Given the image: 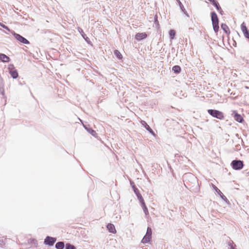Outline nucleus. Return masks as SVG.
<instances>
[{
  "mask_svg": "<svg viewBox=\"0 0 249 249\" xmlns=\"http://www.w3.org/2000/svg\"><path fill=\"white\" fill-rule=\"evenodd\" d=\"M231 166L234 170H240L244 167V164L243 161L235 159L231 162Z\"/></svg>",
  "mask_w": 249,
  "mask_h": 249,
  "instance_id": "obj_3",
  "label": "nucleus"
},
{
  "mask_svg": "<svg viewBox=\"0 0 249 249\" xmlns=\"http://www.w3.org/2000/svg\"><path fill=\"white\" fill-rule=\"evenodd\" d=\"M236 44V42H234V43L233 44V46H234V45H235Z\"/></svg>",
  "mask_w": 249,
  "mask_h": 249,
  "instance_id": "obj_45",
  "label": "nucleus"
},
{
  "mask_svg": "<svg viewBox=\"0 0 249 249\" xmlns=\"http://www.w3.org/2000/svg\"><path fill=\"white\" fill-rule=\"evenodd\" d=\"M51 32L49 30H46L44 31V33L45 34H47V33H50Z\"/></svg>",
  "mask_w": 249,
  "mask_h": 249,
  "instance_id": "obj_37",
  "label": "nucleus"
},
{
  "mask_svg": "<svg viewBox=\"0 0 249 249\" xmlns=\"http://www.w3.org/2000/svg\"><path fill=\"white\" fill-rule=\"evenodd\" d=\"M142 207L143 212L145 214V217H146L147 216L149 215V212L147 207L146 206L145 204H143L141 206Z\"/></svg>",
  "mask_w": 249,
  "mask_h": 249,
  "instance_id": "obj_23",
  "label": "nucleus"
},
{
  "mask_svg": "<svg viewBox=\"0 0 249 249\" xmlns=\"http://www.w3.org/2000/svg\"><path fill=\"white\" fill-rule=\"evenodd\" d=\"M77 30L79 32V33L80 34L82 37L84 39L85 41L89 45H92V42L90 40L89 38L86 36V35L84 32L83 29L78 27H77Z\"/></svg>",
  "mask_w": 249,
  "mask_h": 249,
  "instance_id": "obj_10",
  "label": "nucleus"
},
{
  "mask_svg": "<svg viewBox=\"0 0 249 249\" xmlns=\"http://www.w3.org/2000/svg\"><path fill=\"white\" fill-rule=\"evenodd\" d=\"M216 9L218 12L219 11H220V10L222 9V8L221 7L220 5H219L217 8H216Z\"/></svg>",
  "mask_w": 249,
  "mask_h": 249,
  "instance_id": "obj_35",
  "label": "nucleus"
},
{
  "mask_svg": "<svg viewBox=\"0 0 249 249\" xmlns=\"http://www.w3.org/2000/svg\"><path fill=\"white\" fill-rule=\"evenodd\" d=\"M57 238L56 237L47 236L44 240V244L49 247H53L56 242Z\"/></svg>",
  "mask_w": 249,
  "mask_h": 249,
  "instance_id": "obj_7",
  "label": "nucleus"
},
{
  "mask_svg": "<svg viewBox=\"0 0 249 249\" xmlns=\"http://www.w3.org/2000/svg\"><path fill=\"white\" fill-rule=\"evenodd\" d=\"M9 73L13 79H16L18 77V73L16 69L14 64H10L8 66Z\"/></svg>",
  "mask_w": 249,
  "mask_h": 249,
  "instance_id": "obj_6",
  "label": "nucleus"
},
{
  "mask_svg": "<svg viewBox=\"0 0 249 249\" xmlns=\"http://www.w3.org/2000/svg\"><path fill=\"white\" fill-rule=\"evenodd\" d=\"M228 245L229 246L230 249H236L234 248V246H235V245L234 244V243L231 241V242H229Z\"/></svg>",
  "mask_w": 249,
  "mask_h": 249,
  "instance_id": "obj_27",
  "label": "nucleus"
},
{
  "mask_svg": "<svg viewBox=\"0 0 249 249\" xmlns=\"http://www.w3.org/2000/svg\"><path fill=\"white\" fill-rule=\"evenodd\" d=\"M136 196L138 200L142 197L140 193H139L136 194Z\"/></svg>",
  "mask_w": 249,
  "mask_h": 249,
  "instance_id": "obj_30",
  "label": "nucleus"
},
{
  "mask_svg": "<svg viewBox=\"0 0 249 249\" xmlns=\"http://www.w3.org/2000/svg\"><path fill=\"white\" fill-rule=\"evenodd\" d=\"M177 156H178V154H176L175 157H177Z\"/></svg>",
  "mask_w": 249,
  "mask_h": 249,
  "instance_id": "obj_42",
  "label": "nucleus"
},
{
  "mask_svg": "<svg viewBox=\"0 0 249 249\" xmlns=\"http://www.w3.org/2000/svg\"><path fill=\"white\" fill-rule=\"evenodd\" d=\"M31 243H35L36 242V240L35 239H32Z\"/></svg>",
  "mask_w": 249,
  "mask_h": 249,
  "instance_id": "obj_38",
  "label": "nucleus"
},
{
  "mask_svg": "<svg viewBox=\"0 0 249 249\" xmlns=\"http://www.w3.org/2000/svg\"><path fill=\"white\" fill-rule=\"evenodd\" d=\"M219 3L218 2L217 4L214 5V7L215 8H217L219 6Z\"/></svg>",
  "mask_w": 249,
  "mask_h": 249,
  "instance_id": "obj_36",
  "label": "nucleus"
},
{
  "mask_svg": "<svg viewBox=\"0 0 249 249\" xmlns=\"http://www.w3.org/2000/svg\"><path fill=\"white\" fill-rule=\"evenodd\" d=\"M213 30L215 33L217 34L219 29V20L217 15L215 11H212L210 13Z\"/></svg>",
  "mask_w": 249,
  "mask_h": 249,
  "instance_id": "obj_1",
  "label": "nucleus"
},
{
  "mask_svg": "<svg viewBox=\"0 0 249 249\" xmlns=\"http://www.w3.org/2000/svg\"><path fill=\"white\" fill-rule=\"evenodd\" d=\"M147 180H148V181L149 182H150V180L149 179V178H147Z\"/></svg>",
  "mask_w": 249,
  "mask_h": 249,
  "instance_id": "obj_41",
  "label": "nucleus"
},
{
  "mask_svg": "<svg viewBox=\"0 0 249 249\" xmlns=\"http://www.w3.org/2000/svg\"><path fill=\"white\" fill-rule=\"evenodd\" d=\"M218 2V1H217V0H213V1H212V2H211V3L213 6H214V5H215V4H217Z\"/></svg>",
  "mask_w": 249,
  "mask_h": 249,
  "instance_id": "obj_31",
  "label": "nucleus"
},
{
  "mask_svg": "<svg viewBox=\"0 0 249 249\" xmlns=\"http://www.w3.org/2000/svg\"><path fill=\"white\" fill-rule=\"evenodd\" d=\"M139 202L141 206L143 204H145L143 198L142 197L141 198L139 199Z\"/></svg>",
  "mask_w": 249,
  "mask_h": 249,
  "instance_id": "obj_28",
  "label": "nucleus"
},
{
  "mask_svg": "<svg viewBox=\"0 0 249 249\" xmlns=\"http://www.w3.org/2000/svg\"><path fill=\"white\" fill-rule=\"evenodd\" d=\"M172 70L175 74H179L181 71V68L179 65H175L172 67Z\"/></svg>",
  "mask_w": 249,
  "mask_h": 249,
  "instance_id": "obj_19",
  "label": "nucleus"
},
{
  "mask_svg": "<svg viewBox=\"0 0 249 249\" xmlns=\"http://www.w3.org/2000/svg\"><path fill=\"white\" fill-rule=\"evenodd\" d=\"M83 126L84 128L93 137H96L97 136V133L96 132L95 130H94L89 124H84Z\"/></svg>",
  "mask_w": 249,
  "mask_h": 249,
  "instance_id": "obj_11",
  "label": "nucleus"
},
{
  "mask_svg": "<svg viewBox=\"0 0 249 249\" xmlns=\"http://www.w3.org/2000/svg\"><path fill=\"white\" fill-rule=\"evenodd\" d=\"M231 115L236 122L239 123H242L244 121L243 117L236 110H232Z\"/></svg>",
  "mask_w": 249,
  "mask_h": 249,
  "instance_id": "obj_8",
  "label": "nucleus"
},
{
  "mask_svg": "<svg viewBox=\"0 0 249 249\" xmlns=\"http://www.w3.org/2000/svg\"><path fill=\"white\" fill-rule=\"evenodd\" d=\"M236 44V42H234V43L233 44V46H234V45H235Z\"/></svg>",
  "mask_w": 249,
  "mask_h": 249,
  "instance_id": "obj_44",
  "label": "nucleus"
},
{
  "mask_svg": "<svg viewBox=\"0 0 249 249\" xmlns=\"http://www.w3.org/2000/svg\"><path fill=\"white\" fill-rule=\"evenodd\" d=\"M12 35L14 36L15 38L18 42V43L24 44H30V42L28 40L20 34L16 33L15 31L12 32Z\"/></svg>",
  "mask_w": 249,
  "mask_h": 249,
  "instance_id": "obj_5",
  "label": "nucleus"
},
{
  "mask_svg": "<svg viewBox=\"0 0 249 249\" xmlns=\"http://www.w3.org/2000/svg\"><path fill=\"white\" fill-rule=\"evenodd\" d=\"M152 229L150 227H148L146 232L142 238L141 242L143 244L149 243L152 239Z\"/></svg>",
  "mask_w": 249,
  "mask_h": 249,
  "instance_id": "obj_4",
  "label": "nucleus"
},
{
  "mask_svg": "<svg viewBox=\"0 0 249 249\" xmlns=\"http://www.w3.org/2000/svg\"><path fill=\"white\" fill-rule=\"evenodd\" d=\"M213 189L215 191L217 194L221 198L227 203H230L229 200L227 198L223 195L221 191L214 185L212 184Z\"/></svg>",
  "mask_w": 249,
  "mask_h": 249,
  "instance_id": "obj_9",
  "label": "nucleus"
},
{
  "mask_svg": "<svg viewBox=\"0 0 249 249\" xmlns=\"http://www.w3.org/2000/svg\"><path fill=\"white\" fill-rule=\"evenodd\" d=\"M185 42H187V38L185 39Z\"/></svg>",
  "mask_w": 249,
  "mask_h": 249,
  "instance_id": "obj_46",
  "label": "nucleus"
},
{
  "mask_svg": "<svg viewBox=\"0 0 249 249\" xmlns=\"http://www.w3.org/2000/svg\"><path fill=\"white\" fill-rule=\"evenodd\" d=\"M130 185L131 186L133 189V191H134V193L136 194L140 193L139 190L136 187V185L133 181H130Z\"/></svg>",
  "mask_w": 249,
  "mask_h": 249,
  "instance_id": "obj_22",
  "label": "nucleus"
},
{
  "mask_svg": "<svg viewBox=\"0 0 249 249\" xmlns=\"http://www.w3.org/2000/svg\"><path fill=\"white\" fill-rule=\"evenodd\" d=\"M154 22L155 25V28H156L158 29H159L160 25L158 19V16L157 15H155L154 17Z\"/></svg>",
  "mask_w": 249,
  "mask_h": 249,
  "instance_id": "obj_24",
  "label": "nucleus"
},
{
  "mask_svg": "<svg viewBox=\"0 0 249 249\" xmlns=\"http://www.w3.org/2000/svg\"><path fill=\"white\" fill-rule=\"evenodd\" d=\"M236 136L237 137L238 139H239V135L238 134H236Z\"/></svg>",
  "mask_w": 249,
  "mask_h": 249,
  "instance_id": "obj_40",
  "label": "nucleus"
},
{
  "mask_svg": "<svg viewBox=\"0 0 249 249\" xmlns=\"http://www.w3.org/2000/svg\"><path fill=\"white\" fill-rule=\"evenodd\" d=\"M107 228L108 231L111 233H116L117 232L115 226L112 223H108L107 226Z\"/></svg>",
  "mask_w": 249,
  "mask_h": 249,
  "instance_id": "obj_15",
  "label": "nucleus"
},
{
  "mask_svg": "<svg viewBox=\"0 0 249 249\" xmlns=\"http://www.w3.org/2000/svg\"><path fill=\"white\" fill-rule=\"evenodd\" d=\"M207 112L209 115L213 117L219 119L223 120L224 119V113L218 110L213 109H209L207 110Z\"/></svg>",
  "mask_w": 249,
  "mask_h": 249,
  "instance_id": "obj_2",
  "label": "nucleus"
},
{
  "mask_svg": "<svg viewBox=\"0 0 249 249\" xmlns=\"http://www.w3.org/2000/svg\"><path fill=\"white\" fill-rule=\"evenodd\" d=\"M64 241L57 242L55 245V248L56 249H64L66 246Z\"/></svg>",
  "mask_w": 249,
  "mask_h": 249,
  "instance_id": "obj_18",
  "label": "nucleus"
},
{
  "mask_svg": "<svg viewBox=\"0 0 249 249\" xmlns=\"http://www.w3.org/2000/svg\"><path fill=\"white\" fill-rule=\"evenodd\" d=\"M11 61L10 58L6 55V54L0 53V61L3 62V63H6L9 62Z\"/></svg>",
  "mask_w": 249,
  "mask_h": 249,
  "instance_id": "obj_14",
  "label": "nucleus"
},
{
  "mask_svg": "<svg viewBox=\"0 0 249 249\" xmlns=\"http://www.w3.org/2000/svg\"><path fill=\"white\" fill-rule=\"evenodd\" d=\"M139 202L141 206L143 204H145L143 198L142 197L141 198L139 199Z\"/></svg>",
  "mask_w": 249,
  "mask_h": 249,
  "instance_id": "obj_29",
  "label": "nucleus"
},
{
  "mask_svg": "<svg viewBox=\"0 0 249 249\" xmlns=\"http://www.w3.org/2000/svg\"><path fill=\"white\" fill-rule=\"evenodd\" d=\"M218 12L221 15H223L224 14V12L222 9H221L220 11H219Z\"/></svg>",
  "mask_w": 249,
  "mask_h": 249,
  "instance_id": "obj_34",
  "label": "nucleus"
},
{
  "mask_svg": "<svg viewBox=\"0 0 249 249\" xmlns=\"http://www.w3.org/2000/svg\"><path fill=\"white\" fill-rule=\"evenodd\" d=\"M0 93L2 95H3L4 94V88L0 89Z\"/></svg>",
  "mask_w": 249,
  "mask_h": 249,
  "instance_id": "obj_32",
  "label": "nucleus"
},
{
  "mask_svg": "<svg viewBox=\"0 0 249 249\" xmlns=\"http://www.w3.org/2000/svg\"><path fill=\"white\" fill-rule=\"evenodd\" d=\"M65 247V249H76V247L70 243H67Z\"/></svg>",
  "mask_w": 249,
  "mask_h": 249,
  "instance_id": "obj_25",
  "label": "nucleus"
},
{
  "mask_svg": "<svg viewBox=\"0 0 249 249\" xmlns=\"http://www.w3.org/2000/svg\"><path fill=\"white\" fill-rule=\"evenodd\" d=\"M176 35V31L174 29H171L169 31V38L171 40L174 39Z\"/></svg>",
  "mask_w": 249,
  "mask_h": 249,
  "instance_id": "obj_21",
  "label": "nucleus"
},
{
  "mask_svg": "<svg viewBox=\"0 0 249 249\" xmlns=\"http://www.w3.org/2000/svg\"><path fill=\"white\" fill-rule=\"evenodd\" d=\"M114 55L118 60H122L123 58L122 54L118 50H114L113 51Z\"/></svg>",
  "mask_w": 249,
  "mask_h": 249,
  "instance_id": "obj_20",
  "label": "nucleus"
},
{
  "mask_svg": "<svg viewBox=\"0 0 249 249\" xmlns=\"http://www.w3.org/2000/svg\"><path fill=\"white\" fill-rule=\"evenodd\" d=\"M178 5L179 7V8L181 11L183 13V14H185L187 17H189L188 14L187 13L186 10H185L183 4L180 1V0H176Z\"/></svg>",
  "mask_w": 249,
  "mask_h": 249,
  "instance_id": "obj_17",
  "label": "nucleus"
},
{
  "mask_svg": "<svg viewBox=\"0 0 249 249\" xmlns=\"http://www.w3.org/2000/svg\"><path fill=\"white\" fill-rule=\"evenodd\" d=\"M221 29L227 35H229L230 34V30L229 27L226 23H222L220 25Z\"/></svg>",
  "mask_w": 249,
  "mask_h": 249,
  "instance_id": "obj_16",
  "label": "nucleus"
},
{
  "mask_svg": "<svg viewBox=\"0 0 249 249\" xmlns=\"http://www.w3.org/2000/svg\"><path fill=\"white\" fill-rule=\"evenodd\" d=\"M189 31L193 32L194 31V29L190 27L189 28Z\"/></svg>",
  "mask_w": 249,
  "mask_h": 249,
  "instance_id": "obj_39",
  "label": "nucleus"
},
{
  "mask_svg": "<svg viewBox=\"0 0 249 249\" xmlns=\"http://www.w3.org/2000/svg\"><path fill=\"white\" fill-rule=\"evenodd\" d=\"M141 124L142 126L145 128V129L149 132V133L152 134L153 136L155 135V133L154 131L152 129V128L149 126V125L147 124V123L144 121H141Z\"/></svg>",
  "mask_w": 249,
  "mask_h": 249,
  "instance_id": "obj_12",
  "label": "nucleus"
},
{
  "mask_svg": "<svg viewBox=\"0 0 249 249\" xmlns=\"http://www.w3.org/2000/svg\"><path fill=\"white\" fill-rule=\"evenodd\" d=\"M0 26L2 28H3V29H5L6 30H7L8 32L11 33V34H12V32H14V31L11 30L8 27V26L5 25V24H4L3 23H2V22H0Z\"/></svg>",
  "mask_w": 249,
  "mask_h": 249,
  "instance_id": "obj_26",
  "label": "nucleus"
},
{
  "mask_svg": "<svg viewBox=\"0 0 249 249\" xmlns=\"http://www.w3.org/2000/svg\"><path fill=\"white\" fill-rule=\"evenodd\" d=\"M18 83H19V85H24V84H25V83L24 82V81H22V82H21L20 80H18Z\"/></svg>",
  "mask_w": 249,
  "mask_h": 249,
  "instance_id": "obj_33",
  "label": "nucleus"
},
{
  "mask_svg": "<svg viewBox=\"0 0 249 249\" xmlns=\"http://www.w3.org/2000/svg\"><path fill=\"white\" fill-rule=\"evenodd\" d=\"M147 37V35L146 33H138L136 34L135 38L138 41H141L145 39Z\"/></svg>",
  "mask_w": 249,
  "mask_h": 249,
  "instance_id": "obj_13",
  "label": "nucleus"
},
{
  "mask_svg": "<svg viewBox=\"0 0 249 249\" xmlns=\"http://www.w3.org/2000/svg\"><path fill=\"white\" fill-rule=\"evenodd\" d=\"M236 44V42H234V43L233 44V46H234V45H235Z\"/></svg>",
  "mask_w": 249,
  "mask_h": 249,
  "instance_id": "obj_43",
  "label": "nucleus"
}]
</instances>
